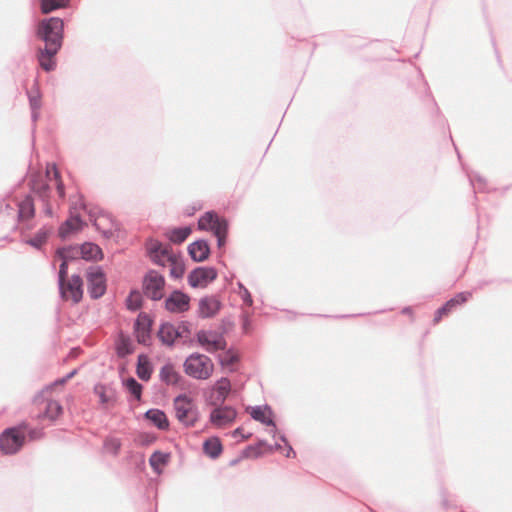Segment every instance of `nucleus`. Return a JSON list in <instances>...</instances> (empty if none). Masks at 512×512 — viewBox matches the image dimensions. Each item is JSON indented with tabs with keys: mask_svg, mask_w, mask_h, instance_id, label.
I'll return each mask as SVG.
<instances>
[{
	"mask_svg": "<svg viewBox=\"0 0 512 512\" xmlns=\"http://www.w3.org/2000/svg\"><path fill=\"white\" fill-rule=\"evenodd\" d=\"M141 304H142V296H141L140 292L132 291L126 300L127 308L129 310L136 311L137 309H139L141 307Z\"/></svg>",
	"mask_w": 512,
	"mask_h": 512,
	"instance_id": "a19ab883",
	"label": "nucleus"
},
{
	"mask_svg": "<svg viewBox=\"0 0 512 512\" xmlns=\"http://www.w3.org/2000/svg\"><path fill=\"white\" fill-rule=\"evenodd\" d=\"M250 415L254 420L273 427L274 431L276 430V425L272 419V410L268 406L253 407Z\"/></svg>",
	"mask_w": 512,
	"mask_h": 512,
	"instance_id": "b1692460",
	"label": "nucleus"
},
{
	"mask_svg": "<svg viewBox=\"0 0 512 512\" xmlns=\"http://www.w3.org/2000/svg\"><path fill=\"white\" fill-rule=\"evenodd\" d=\"M35 213L33 200L30 196H26L24 200H22L18 204V219L19 221H25L33 218Z\"/></svg>",
	"mask_w": 512,
	"mask_h": 512,
	"instance_id": "a878e982",
	"label": "nucleus"
},
{
	"mask_svg": "<svg viewBox=\"0 0 512 512\" xmlns=\"http://www.w3.org/2000/svg\"><path fill=\"white\" fill-rule=\"evenodd\" d=\"M160 379L168 385H174L179 380V374L172 365L167 364L160 370Z\"/></svg>",
	"mask_w": 512,
	"mask_h": 512,
	"instance_id": "2f4dec72",
	"label": "nucleus"
},
{
	"mask_svg": "<svg viewBox=\"0 0 512 512\" xmlns=\"http://www.w3.org/2000/svg\"><path fill=\"white\" fill-rule=\"evenodd\" d=\"M68 2L69 0H41V11L42 13L47 14L65 7Z\"/></svg>",
	"mask_w": 512,
	"mask_h": 512,
	"instance_id": "f704fd0d",
	"label": "nucleus"
},
{
	"mask_svg": "<svg viewBox=\"0 0 512 512\" xmlns=\"http://www.w3.org/2000/svg\"><path fill=\"white\" fill-rule=\"evenodd\" d=\"M145 417L151 421L158 429L166 430L169 422L166 414L159 409H150L145 413Z\"/></svg>",
	"mask_w": 512,
	"mask_h": 512,
	"instance_id": "393cba45",
	"label": "nucleus"
},
{
	"mask_svg": "<svg viewBox=\"0 0 512 512\" xmlns=\"http://www.w3.org/2000/svg\"><path fill=\"white\" fill-rule=\"evenodd\" d=\"M51 174H53V179L56 182V188H57V192H58L59 197L60 198H64V196H65L64 185H63V183L60 180L59 172H58V170H57V168H56V166L54 164L53 165H48L47 169H46V177L50 181L52 180Z\"/></svg>",
	"mask_w": 512,
	"mask_h": 512,
	"instance_id": "72a5a7b5",
	"label": "nucleus"
},
{
	"mask_svg": "<svg viewBox=\"0 0 512 512\" xmlns=\"http://www.w3.org/2000/svg\"><path fill=\"white\" fill-rule=\"evenodd\" d=\"M94 226L100 231L105 238L114 237L118 231V224L112 218V216L106 212H100L94 218Z\"/></svg>",
	"mask_w": 512,
	"mask_h": 512,
	"instance_id": "4468645a",
	"label": "nucleus"
},
{
	"mask_svg": "<svg viewBox=\"0 0 512 512\" xmlns=\"http://www.w3.org/2000/svg\"><path fill=\"white\" fill-rule=\"evenodd\" d=\"M152 321L146 314H139L135 322V335L137 341L147 345L150 341V329Z\"/></svg>",
	"mask_w": 512,
	"mask_h": 512,
	"instance_id": "dca6fc26",
	"label": "nucleus"
},
{
	"mask_svg": "<svg viewBox=\"0 0 512 512\" xmlns=\"http://www.w3.org/2000/svg\"><path fill=\"white\" fill-rule=\"evenodd\" d=\"M190 298L181 291H174L165 301V307L169 312L182 313L189 309Z\"/></svg>",
	"mask_w": 512,
	"mask_h": 512,
	"instance_id": "2eb2a0df",
	"label": "nucleus"
},
{
	"mask_svg": "<svg viewBox=\"0 0 512 512\" xmlns=\"http://www.w3.org/2000/svg\"><path fill=\"white\" fill-rule=\"evenodd\" d=\"M212 360L203 354H191L184 362V370L187 375L195 379H208L213 373Z\"/></svg>",
	"mask_w": 512,
	"mask_h": 512,
	"instance_id": "f03ea898",
	"label": "nucleus"
},
{
	"mask_svg": "<svg viewBox=\"0 0 512 512\" xmlns=\"http://www.w3.org/2000/svg\"><path fill=\"white\" fill-rule=\"evenodd\" d=\"M470 297H471L470 292H461V293L457 294L454 298L447 301L445 303V305H443L441 308H439L436 311L434 321L439 322L444 315L448 314L457 305H460V304H463L464 302H466Z\"/></svg>",
	"mask_w": 512,
	"mask_h": 512,
	"instance_id": "aec40b11",
	"label": "nucleus"
},
{
	"mask_svg": "<svg viewBox=\"0 0 512 512\" xmlns=\"http://www.w3.org/2000/svg\"><path fill=\"white\" fill-rule=\"evenodd\" d=\"M62 412V406L54 400L48 401L45 410V417L50 420L56 419Z\"/></svg>",
	"mask_w": 512,
	"mask_h": 512,
	"instance_id": "58836bf2",
	"label": "nucleus"
},
{
	"mask_svg": "<svg viewBox=\"0 0 512 512\" xmlns=\"http://www.w3.org/2000/svg\"><path fill=\"white\" fill-rule=\"evenodd\" d=\"M188 334V328L185 324L174 325L171 323H164L161 325L158 336L162 343L172 345L176 339L184 338Z\"/></svg>",
	"mask_w": 512,
	"mask_h": 512,
	"instance_id": "f8f14e48",
	"label": "nucleus"
},
{
	"mask_svg": "<svg viewBox=\"0 0 512 512\" xmlns=\"http://www.w3.org/2000/svg\"><path fill=\"white\" fill-rule=\"evenodd\" d=\"M170 267L171 277L178 279L184 274L185 268L181 258L177 255L167 264Z\"/></svg>",
	"mask_w": 512,
	"mask_h": 512,
	"instance_id": "c9c22d12",
	"label": "nucleus"
},
{
	"mask_svg": "<svg viewBox=\"0 0 512 512\" xmlns=\"http://www.w3.org/2000/svg\"><path fill=\"white\" fill-rule=\"evenodd\" d=\"M103 448L105 452L110 453L112 455H117L121 448V441L116 437H107L104 441Z\"/></svg>",
	"mask_w": 512,
	"mask_h": 512,
	"instance_id": "4c0bfd02",
	"label": "nucleus"
},
{
	"mask_svg": "<svg viewBox=\"0 0 512 512\" xmlns=\"http://www.w3.org/2000/svg\"><path fill=\"white\" fill-rule=\"evenodd\" d=\"M237 412L231 406H218L210 413V422L216 428L231 425L236 419Z\"/></svg>",
	"mask_w": 512,
	"mask_h": 512,
	"instance_id": "ddd939ff",
	"label": "nucleus"
},
{
	"mask_svg": "<svg viewBox=\"0 0 512 512\" xmlns=\"http://www.w3.org/2000/svg\"><path fill=\"white\" fill-rule=\"evenodd\" d=\"M49 189L48 184L46 183H38L36 180L32 181V190L37 192L41 197L46 195L47 190Z\"/></svg>",
	"mask_w": 512,
	"mask_h": 512,
	"instance_id": "49530a36",
	"label": "nucleus"
},
{
	"mask_svg": "<svg viewBox=\"0 0 512 512\" xmlns=\"http://www.w3.org/2000/svg\"><path fill=\"white\" fill-rule=\"evenodd\" d=\"M240 434H241V429L240 428L235 429L234 432H233V436L234 437H237Z\"/></svg>",
	"mask_w": 512,
	"mask_h": 512,
	"instance_id": "3c124183",
	"label": "nucleus"
},
{
	"mask_svg": "<svg viewBox=\"0 0 512 512\" xmlns=\"http://www.w3.org/2000/svg\"><path fill=\"white\" fill-rule=\"evenodd\" d=\"M188 253L193 261L203 262L208 258L210 254V248L207 241L197 240L189 244Z\"/></svg>",
	"mask_w": 512,
	"mask_h": 512,
	"instance_id": "412c9836",
	"label": "nucleus"
},
{
	"mask_svg": "<svg viewBox=\"0 0 512 512\" xmlns=\"http://www.w3.org/2000/svg\"><path fill=\"white\" fill-rule=\"evenodd\" d=\"M281 446L279 444H276V449H280Z\"/></svg>",
	"mask_w": 512,
	"mask_h": 512,
	"instance_id": "6e6d98bb",
	"label": "nucleus"
},
{
	"mask_svg": "<svg viewBox=\"0 0 512 512\" xmlns=\"http://www.w3.org/2000/svg\"><path fill=\"white\" fill-rule=\"evenodd\" d=\"M82 220L77 215H71L69 219L60 227L59 234L61 237H67L71 232L78 231L82 227Z\"/></svg>",
	"mask_w": 512,
	"mask_h": 512,
	"instance_id": "bb28decb",
	"label": "nucleus"
},
{
	"mask_svg": "<svg viewBox=\"0 0 512 512\" xmlns=\"http://www.w3.org/2000/svg\"><path fill=\"white\" fill-rule=\"evenodd\" d=\"M174 409L177 419L185 426H193L199 418L196 405L186 394H181L174 399Z\"/></svg>",
	"mask_w": 512,
	"mask_h": 512,
	"instance_id": "20e7f679",
	"label": "nucleus"
},
{
	"mask_svg": "<svg viewBox=\"0 0 512 512\" xmlns=\"http://www.w3.org/2000/svg\"><path fill=\"white\" fill-rule=\"evenodd\" d=\"M470 297H471L470 292H461V293L457 294L454 298L447 301L445 303V305H443L441 308H439L436 311L434 321L439 322L444 315L448 314L457 305H460V304H463L464 302H466Z\"/></svg>",
	"mask_w": 512,
	"mask_h": 512,
	"instance_id": "6ab92c4d",
	"label": "nucleus"
},
{
	"mask_svg": "<svg viewBox=\"0 0 512 512\" xmlns=\"http://www.w3.org/2000/svg\"><path fill=\"white\" fill-rule=\"evenodd\" d=\"M197 341L209 353L226 348V341L222 334L212 330H200L197 333Z\"/></svg>",
	"mask_w": 512,
	"mask_h": 512,
	"instance_id": "6e6552de",
	"label": "nucleus"
},
{
	"mask_svg": "<svg viewBox=\"0 0 512 512\" xmlns=\"http://www.w3.org/2000/svg\"><path fill=\"white\" fill-rule=\"evenodd\" d=\"M146 249L153 263L159 266H166L177 256L169 245H165L158 240H149Z\"/></svg>",
	"mask_w": 512,
	"mask_h": 512,
	"instance_id": "423d86ee",
	"label": "nucleus"
},
{
	"mask_svg": "<svg viewBox=\"0 0 512 512\" xmlns=\"http://www.w3.org/2000/svg\"><path fill=\"white\" fill-rule=\"evenodd\" d=\"M231 390V383L227 378L218 380L213 388L212 399L214 404H222Z\"/></svg>",
	"mask_w": 512,
	"mask_h": 512,
	"instance_id": "5701e85b",
	"label": "nucleus"
},
{
	"mask_svg": "<svg viewBox=\"0 0 512 512\" xmlns=\"http://www.w3.org/2000/svg\"><path fill=\"white\" fill-rule=\"evenodd\" d=\"M408 311H409V308H405V309L403 310V312H404V313H406V312H408Z\"/></svg>",
	"mask_w": 512,
	"mask_h": 512,
	"instance_id": "864d4df0",
	"label": "nucleus"
},
{
	"mask_svg": "<svg viewBox=\"0 0 512 512\" xmlns=\"http://www.w3.org/2000/svg\"><path fill=\"white\" fill-rule=\"evenodd\" d=\"M165 279L155 270L147 272L143 279V292L152 300H160L163 297Z\"/></svg>",
	"mask_w": 512,
	"mask_h": 512,
	"instance_id": "0eeeda50",
	"label": "nucleus"
},
{
	"mask_svg": "<svg viewBox=\"0 0 512 512\" xmlns=\"http://www.w3.org/2000/svg\"><path fill=\"white\" fill-rule=\"evenodd\" d=\"M88 292L94 299L101 297L106 291V280L100 267H91L87 272Z\"/></svg>",
	"mask_w": 512,
	"mask_h": 512,
	"instance_id": "9d476101",
	"label": "nucleus"
},
{
	"mask_svg": "<svg viewBox=\"0 0 512 512\" xmlns=\"http://www.w3.org/2000/svg\"><path fill=\"white\" fill-rule=\"evenodd\" d=\"M168 460H169V454L162 453L160 451H155L151 455V457L149 459V463H150L151 467L154 469V471L159 473L161 470V467L164 466L165 464H167Z\"/></svg>",
	"mask_w": 512,
	"mask_h": 512,
	"instance_id": "473e14b6",
	"label": "nucleus"
},
{
	"mask_svg": "<svg viewBox=\"0 0 512 512\" xmlns=\"http://www.w3.org/2000/svg\"><path fill=\"white\" fill-rule=\"evenodd\" d=\"M127 390L135 397L136 400H140L142 393V386L134 378H129L125 382Z\"/></svg>",
	"mask_w": 512,
	"mask_h": 512,
	"instance_id": "79ce46f5",
	"label": "nucleus"
},
{
	"mask_svg": "<svg viewBox=\"0 0 512 512\" xmlns=\"http://www.w3.org/2000/svg\"><path fill=\"white\" fill-rule=\"evenodd\" d=\"M222 366H231L237 361V357L231 351L226 352L224 355L219 357Z\"/></svg>",
	"mask_w": 512,
	"mask_h": 512,
	"instance_id": "a18cd8bd",
	"label": "nucleus"
},
{
	"mask_svg": "<svg viewBox=\"0 0 512 512\" xmlns=\"http://www.w3.org/2000/svg\"><path fill=\"white\" fill-rule=\"evenodd\" d=\"M287 445V452H286V457H291V455H295V452L293 451L292 447L290 445Z\"/></svg>",
	"mask_w": 512,
	"mask_h": 512,
	"instance_id": "09e8293b",
	"label": "nucleus"
},
{
	"mask_svg": "<svg viewBox=\"0 0 512 512\" xmlns=\"http://www.w3.org/2000/svg\"><path fill=\"white\" fill-rule=\"evenodd\" d=\"M203 449L211 458H217L222 452V445L218 438L213 437L204 442Z\"/></svg>",
	"mask_w": 512,
	"mask_h": 512,
	"instance_id": "c756f323",
	"label": "nucleus"
},
{
	"mask_svg": "<svg viewBox=\"0 0 512 512\" xmlns=\"http://www.w3.org/2000/svg\"><path fill=\"white\" fill-rule=\"evenodd\" d=\"M200 230L211 231L217 238L218 247L225 244L228 223L224 218H220L214 212H206L198 221Z\"/></svg>",
	"mask_w": 512,
	"mask_h": 512,
	"instance_id": "7ed1b4c3",
	"label": "nucleus"
},
{
	"mask_svg": "<svg viewBox=\"0 0 512 512\" xmlns=\"http://www.w3.org/2000/svg\"><path fill=\"white\" fill-rule=\"evenodd\" d=\"M137 376L144 381H148L152 374V365L145 355H140L137 362Z\"/></svg>",
	"mask_w": 512,
	"mask_h": 512,
	"instance_id": "cd10ccee",
	"label": "nucleus"
},
{
	"mask_svg": "<svg viewBox=\"0 0 512 512\" xmlns=\"http://www.w3.org/2000/svg\"><path fill=\"white\" fill-rule=\"evenodd\" d=\"M63 27L62 19L56 17L43 20L39 25L38 36L45 42V48L40 50L38 59L45 71H51L55 67L52 57L61 47Z\"/></svg>",
	"mask_w": 512,
	"mask_h": 512,
	"instance_id": "f257e3e1",
	"label": "nucleus"
},
{
	"mask_svg": "<svg viewBox=\"0 0 512 512\" xmlns=\"http://www.w3.org/2000/svg\"><path fill=\"white\" fill-rule=\"evenodd\" d=\"M94 393L99 397L100 403L105 407H110L115 404L116 392L111 386L96 384L94 386Z\"/></svg>",
	"mask_w": 512,
	"mask_h": 512,
	"instance_id": "4be33fe9",
	"label": "nucleus"
},
{
	"mask_svg": "<svg viewBox=\"0 0 512 512\" xmlns=\"http://www.w3.org/2000/svg\"><path fill=\"white\" fill-rule=\"evenodd\" d=\"M58 254L63 259V262L60 265L59 275H58V283H60V282H63L67 277L66 250H59Z\"/></svg>",
	"mask_w": 512,
	"mask_h": 512,
	"instance_id": "37998d69",
	"label": "nucleus"
},
{
	"mask_svg": "<svg viewBox=\"0 0 512 512\" xmlns=\"http://www.w3.org/2000/svg\"><path fill=\"white\" fill-rule=\"evenodd\" d=\"M45 213H46L47 215H49V216H51V215H52V210H51V208H50L49 206H47V207H46V209H45Z\"/></svg>",
	"mask_w": 512,
	"mask_h": 512,
	"instance_id": "603ef678",
	"label": "nucleus"
},
{
	"mask_svg": "<svg viewBox=\"0 0 512 512\" xmlns=\"http://www.w3.org/2000/svg\"><path fill=\"white\" fill-rule=\"evenodd\" d=\"M220 307L221 303L216 297H204L199 301L198 314L202 318H211L219 312Z\"/></svg>",
	"mask_w": 512,
	"mask_h": 512,
	"instance_id": "f3484780",
	"label": "nucleus"
},
{
	"mask_svg": "<svg viewBox=\"0 0 512 512\" xmlns=\"http://www.w3.org/2000/svg\"><path fill=\"white\" fill-rule=\"evenodd\" d=\"M217 278L213 267H197L188 275V283L193 288H205Z\"/></svg>",
	"mask_w": 512,
	"mask_h": 512,
	"instance_id": "9b49d317",
	"label": "nucleus"
},
{
	"mask_svg": "<svg viewBox=\"0 0 512 512\" xmlns=\"http://www.w3.org/2000/svg\"><path fill=\"white\" fill-rule=\"evenodd\" d=\"M29 102L32 111V120L35 122L39 117L38 110L41 107V100L38 91L29 93Z\"/></svg>",
	"mask_w": 512,
	"mask_h": 512,
	"instance_id": "e433bc0d",
	"label": "nucleus"
},
{
	"mask_svg": "<svg viewBox=\"0 0 512 512\" xmlns=\"http://www.w3.org/2000/svg\"><path fill=\"white\" fill-rule=\"evenodd\" d=\"M79 252H80L82 258H84L86 260H97V259L101 258V256H102V251L99 248V246L94 243H90V242L84 243L79 248Z\"/></svg>",
	"mask_w": 512,
	"mask_h": 512,
	"instance_id": "c85d7f7f",
	"label": "nucleus"
},
{
	"mask_svg": "<svg viewBox=\"0 0 512 512\" xmlns=\"http://www.w3.org/2000/svg\"><path fill=\"white\" fill-rule=\"evenodd\" d=\"M24 440L25 434L21 427L8 428L0 435V449L5 454H14L22 447Z\"/></svg>",
	"mask_w": 512,
	"mask_h": 512,
	"instance_id": "39448f33",
	"label": "nucleus"
},
{
	"mask_svg": "<svg viewBox=\"0 0 512 512\" xmlns=\"http://www.w3.org/2000/svg\"><path fill=\"white\" fill-rule=\"evenodd\" d=\"M191 231V228L188 226L174 228L167 233V237L171 242L179 244L184 242L188 238Z\"/></svg>",
	"mask_w": 512,
	"mask_h": 512,
	"instance_id": "7c9ffc66",
	"label": "nucleus"
},
{
	"mask_svg": "<svg viewBox=\"0 0 512 512\" xmlns=\"http://www.w3.org/2000/svg\"><path fill=\"white\" fill-rule=\"evenodd\" d=\"M237 286L239 288V292L238 293H239L241 299L243 300V302L247 306H252L253 305V299H252V296H251L250 292L248 291V289L241 282H238Z\"/></svg>",
	"mask_w": 512,
	"mask_h": 512,
	"instance_id": "c03bdc74",
	"label": "nucleus"
},
{
	"mask_svg": "<svg viewBox=\"0 0 512 512\" xmlns=\"http://www.w3.org/2000/svg\"><path fill=\"white\" fill-rule=\"evenodd\" d=\"M80 206L84 209L85 208V205L81 202L80 203Z\"/></svg>",
	"mask_w": 512,
	"mask_h": 512,
	"instance_id": "5fc2aeb1",
	"label": "nucleus"
},
{
	"mask_svg": "<svg viewBox=\"0 0 512 512\" xmlns=\"http://www.w3.org/2000/svg\"><path fill=\"white\" fill-rule=\"evenodd\" d=\"M82 279L78 275H73L67 282L64 280L59 283L61 297L64 300H71L78 303L83 296Z\"/></svg>",
	"mask_w": 512,
	"mask_h": 512,
	"instance_id": "1a4fd4ad",
	"label": "nucleus"
},
{
	"mask_svg": "<svg viewBox=\"0 0 512 512\" xmlns=\"http://www.w3.org/2000/svg\"><path fill=\"white\" fill-rule=\"evenodd\" d=\"M74 374H75V371H73V372L69 373V374L66 376V378H63V379H61V380L57 381L56 383L63 384L67 379L71 378Z\"/></svg>",
	"mask_w": 512,
	"mask_h": 512,
	"instance_id": "8fccbe9b",
	"label": "nucleus"
},
{
	"mask_svg": "<svg viewBox=\"0 0 512 512\" xmlns=\"http://www.w3.org/2000/svg\"><path fill=\"white\" fill-rule=\"evenodd\" d=\"M41 437V432L40 431H37V430H31L30 431V438L31 439H37Z\"/></svg>",
	"mask_w": 512,
	"mask_h": 512,
	"instance_id": "de8ad7c7",
	"label": "nucleus"
},
{
	"mask_svg": "<svg viewBox=\"0 0 512 512\" xmlns=\"http://www.w3.org/2000/svg\"><path fill=\"white\" fill-rule=\"evenodd\" d=\"M48 230L45 228L40 229L36 235L25 241L26 244H29L35 248H40L47 240Z\"/></svg>",
	"mask_w": 512,
	"mask_h": 512,
	"instance_id": "ea45409f",
	"label": "nucleus"
},
{
	"mask_svg": "<svg viewBox=\"0 0 512 512\" xmlns=\"http://www.w3.org/2000/svg\"><path fill=\"white\" fill-rule=\"evenodd\" d=\"M470 297H471L470 292H461V293L457 294L454 298L447 301L445 303V305H443L441 308H439L436 311L434 321L439 322L444 315L448 314L457 305H460V304H463L464 302H466Z\"/></svg>",
	"mask_w": 512,
	"mask_h": 512,
	"instance_id": "a211bd4d",
	"label": "nucleus"
}]
</instances>
